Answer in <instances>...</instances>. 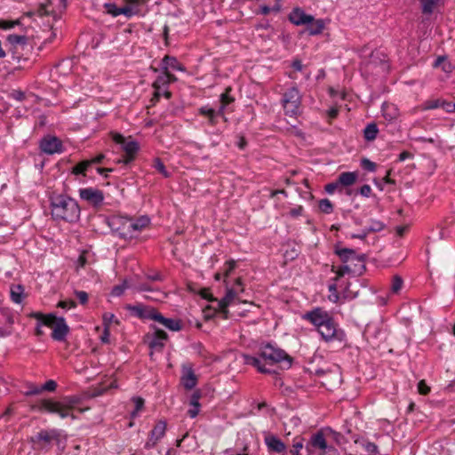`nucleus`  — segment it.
<instances>
[{
  "label": "nucleus",
  "mask_w": 455,
  "mask_h": 455,
  "mask_svg": "<svg viewBox=\"0 0 455 455\" xmlns=\"http://www.w3.org/2000/svg\"><path fill=\"white\" fill-rule=\"evenodd\" d=\"M11 299L15 304H21L25 298L24 287L21 284H12L10 289Z\"/></svg>",
  "instance_id": "obj_27"
},
{
  "label": "nucleus",
  "mask_w": 455,
  "mask_h": 455,
  "mask_svg": "<svg viewBox=\"0 0 455 455\" xmlns=\"http://www.w3.org/2000/svg\"><path fill=\"white\" fill-rule=\"evenodd\" d=\"M442 0H419L423 14L431 15Z\"/></svg>",
  "instance_id": "obj_29"
},
{
  "label": "nucleus",
  "mask_w": 455,
  "mask_h": 455,
  "mask_svg": "<svg viewBox=\"0 0 455 455\" xmlns=\"http://www.w3.org/2000/svg\"><path fill=\"white\" fill-rule=\"evenodd\" d=\"M19 24V21H11V20H0V28L2 29H11Z\"/></svg>",
  "instance_id": "obj_52"
},
{
  "label": "nucleus",
  "mask_w": 455,
  "mask_h": 455,
  "mask_svg": "<svg viewBox=\"0 0 455 455\" xmlns=\"http://www.w3.org/2000/svg\"><path fill=\"white\" fill-rule=\"evenodd\" d=\"M242 356L245 364L255 367L261 373H275V371L267 366L275 363H283L288 368L291 365V357L284 350L269 343L260 347L259 357L247 355Z\"/></svg>",
  "instance_id": "obj_2"
},
{
  "label": "nucleus",
  "mask_w": 455,
  "mask_h": 455,
  "mask_svg": "<svg viewBox=\"0 0 455 455\" xmlns=\"http://www.w3.org/2000/svg\"><path fill=\"white\" fill-rule=\"evenodd\" d=\"M358 270L359 269L353 267L350 264L342 265L339 267L332 266L331 272L336 274V276L332 280L333 282L337 283L346 274L362 275L363 273L359 272Z\"/></svg>",
  "instance_id": "obj_24"
},
{
  "label": "nucleus",
  "mask_w": 455,
  "mask_h": 455,
  "mask_svg": "<svg viewBox=\"0 0 455 455\" xmlns=\"http://www.w3.org/2000/svg\"><path fill=\"white\" fill-rule=\"evenodd\" d=\"M442 105H443L442 100H440V99L428 100H426L422 104V109L423 110L435 109V108H441Z\"/></svg>",
  "instance_id": "obj_42"
},
{
  "label": "nucleus",
  "mask_w": 455,
  "mask_h": 455,
  "mask_svg": "<svg viewBox=\"0 0 455 455\" xmlns=\"http://www.w3.org/2000/svg\"><path fill=\"white\" fill-rule=\"evenodd\" d=\"M361 165L362 167L366 170V171H369V172H375L376 171V164L371 162V160L367 159V158H363L361 162Z\"/></svg>",
  "instance_id": "obj_47"
},
{
  "label": "nucleus",
  "mask_w": 455,
  "mask_h": 455,
  "mask_svg": "<svg viewBox=\"0 0 455 455\" xmlns=\"http://www.w3.org/2000/svg\"><path fill=\"white\" fill-rule=\"evenodd\" d=\"M318 206H319L320 211L326 214H330L333 211V205H332L331 202L327 198L321 199L319 201Z\"/></svg>",
  "instance_id": "obj_39"
},
{
  "label": "nucleus",
  "mask_w": 455,
  "mask_h": 455,
  "mask_svg": "<svg viewBox=\"0 0 455 455\" xmlns=\"http://www.w3.org/2000/svg\"><path fill=\"white\" fill-rule=\"evenodd\" d=\"M328 289L330 291L329 299L333 303H337L339 299L337 283L333 282L332 283L329 284Z\"/></svg>",
  "instance_id": "obj_40"
},
{
  "label": "nucleus",
  "mask_w": 455,
  "mask_h": 455,
  "mask_svg": "<svg viewBox=\"0 0 455 455\" xmlns=\"http://www.w3.org/2000/svg\"><path fill=\"white\" fill-rule=\"evenodd\" d=\"M384 228V224L380 221H372L370 226L366 228L367 232L380 231Z\"/></svg>",
  "instance_id": "obj_49"
},
{
  "label": "nucleus",
  "mask_w": 455,
  "mask_h": 455,
  "mask_svg": "<svg viewBox=\"0 0 455 455\" xmlns=\"http://www.w3.org/2000/svg\"><path fill=\"white\" fill-rule=\"evenodd\" d=\"M153 167L161 173L164 178L170 177V172L166 170L165 165L162 162L160 158H156L154 160Z\"/></svg>",
  "instance_id": "obj_38"
},
{
  "label": "nucleus",
  "mask_w": 455,
  "mask_h": 455,
  "mask_svg": "<svg viewBox=\"0 0 455 455\" xmlns=\"http://www.w3.org/2000/svg\"><path fill=\"white\" fill-rule=\"evenodd\" d=\"M39 147L41 151L47 155L60 154L64 150L61 140L51 135L44 137L40 141Z\"/></svg>",
  "instance_id": "obj_15"
},
{
  "label": "nucleus",
  "mask_w": 455,
  "mask_h": 455,
  "mask_svg": "<svg viewBox=\"0 0 455 455\" xmlns=\"http://www.w3.org/2000/svg\"><path fill=\"white\" fill-rule=\"evenodd\" d=\"M306 449L310 454L317 451H319V455H324L327 452L335 451V448L327 443L323 429L311 435L309 441L306 444Z\"/></svg>",
  "instance_id": "obj_9"
},
{
  "label": "nucleus",
  "mask_w": 455,
  "mask_h": 455,
  "mask_svg": "<svg viewBox=\"0 0 455 455\" xmlns=\"http://www.w3.org/2000/svg\"><path fill=\"white\" fill-rule=\"evenodd\" d=\"M150 329L153 331V332L147 335L150 348L156 350L163 349L165 346V342L168 339V334L162 329L153 324L150 325Z\"/></svg>",
  "instance_id": "obj_16"
},
{
  "label": "nucleus",
  "mask_w": 455,
  "mask_h": 455,
  "mask_svg": "<svg viewBox=\"0 0 455 455\" xmlns=\"http://www.w3.org/2000/svg\"><path fill=\"white\" fill-rule=\"evenodd\" d=\"M264 442L269 451L282 453L286 450L285 443L280 438L272 434H266Z\"/></svg>",
  "instance_id": "obj_22"
},
{
  "label": "nucleus",
  "mask_w": 455,
  "mask_h": 455,
  "mask_svg": "<svg viewBox=\"0 0 455 455\" xmlns=\"http://www.w3.org/2000/svg\"><path fill=\"white\" fill-rule=\"evenodd\" d=\"M130 288V286L128 285V282L126 280H124L123 282V283L119 284V285H116L113 287L112 291H111V294L115 297H119L121 296L124 291L126 289Z\"/></svg>",
  "instance_id": "obj_43"
},
{
  "label": "nucleus",
  "mask_w": 455,
  "mask_h": 455,
  "mask_svg": "<svg viewBox=\"0 0 455 455\" xmlns=\"http://www.w3.org/2000/svg\"><path fill=\"white\" fill-rule=\"evenodd\" d=\"M181 69L178 60L174 57L165 56L162 60V68L168 71V68Z\"/></svg>",
  "instance_id": "obj_32"
},
{
  "label": "nucleus",
  "mask_w": 455,
  "mask_h": 455,
  "mask_svg": "<svg viewBox=\"0 0 455 455\" xmlns=\"http://www.w3.org/2000/svg\"><path fill=\"white\" fill-rule=\"evenodd\" d=\"M52 218L56 221L76 223L81 209L76 200L67 195H54L50 198Z\"/></svg>",
  "instance_id": "obj_4"
},
{
  "label": "nucleus",
  "mask_w": 455,
  "mask_h": 455,
  "mask_svg": "<svg viewBox=\"0 0 455 455\" xmlns=\"http://www.w3.org/2000/svg\"><path fill=\"white\" fill-rule=\"evenodd\" d=\"M357 179V175L355 172H346L339 174V178L337 179L339 186L341 187H349L353 185Z\"/></svg>",
  "instance_id": "obj_28"
},
{
  "label": "nucleus",
  "mask_w": 455,
  "mask_h": 455,
  "mask_svg": "<svg viewBox=\"0 0 455 455\" xmlns=\"http://www.w3.org/2000/svg\"><path fill=\"white\" fill-rule=\"evenodd\" d=\"M109 337H110V328L108 326H105L102 334L100 337V339L104 344L109 343Z\"/></svg>",
  "instance_id": "obj_56"
},
{
  "label": "nucleus",
  "mask_w": 455,
  "mask_h": 455,
  "mask_svg": "<svg viewBox=\"0 0 455 455\" xmlns=\"http://www.w3.org/2000/svg\"><path fill=\"white\" fill-rule=\"evenodd\" d=\"M41 392H42V389H40V387L35 386V385H30L28 387V390L25 392V395L26 396L35 395L40 394Z\"/></svg>",
  "instance_id": "obj_55"
},
{
  "label": "nucleus",
  "mask_w": 455,
  "mask_h": 455,
  "mask_svg": "<svg viewBox=\"0 0 455 455\" xmlns=\"http://www.w3.org/2000/svg\"><path fill=\"white\" fill-rule=\"evenodd\" d=\"M33 317L40 321L45 326L52 328V338L54 340L63 341L66 339L69 332V327L64 317H57L53 314L44 315L39 312L34 313Z\"/></svg>",
  "instance_id": "obj_5"
},
{
  "label": "nucleus",
  "mask_w": 455,
  "mask_h": 455,
  "mask_svg": "<svg viewBox=\"0 0 455 455\" xmlns=\"http://www.w3.org/2000/svg\"><path fill=\"white\" fill-rule=\"evenodd\" d=\"M335 254H337L343 263V265L350 264V262H358L360 267L358 268L359 272L363 273L365 270L364 261L365 255L358 254L355 250L348 248H339L336 247L334 251Z\"/></svg>",
  "instance_id": "obj_12"
},
{
  "label": "nucleus",
  "mask_w": 455,
  "mask_h": 455,
  "mask_svg": "<svg viewBox=\"0 0 455 455\" xmlns=\"http://www.w3.org/2000/svg\"><path fill=\"white\" fill-rule=\"evenodd\" d=\"M339 187L340 186H339L338 180H336L335 182H331V183L327 184L325 186V191L328 194H333Z\"/></svg>",
  "instance_id": "obj_58"
},
{
  "label": "nucleus",
  "mask_w": 455,
  "mask_h": 455,
  "mask_svg": "<svg viewBox=\"0 0 455 455\" xmlns=\"http://www.w3.org/2000/svg\"><path fill=\"white\" fill-rule=\"evenodd\" d=\"M60 433L57 429L41 430L35 436L31 437V442L41 450L48 451L52 443H59Z\"/></svg>",
  "instance_id": "obj_10"
},
{
  "label": "nucleus",
  "mask_w": 455,
  "mask_h": 455,
  "mask_svg": "<svg viewBox=\"0 0 455 455\" xmlns=\"http://www.w3.org/2000/svg\"><path fill=\"white\" fill-rule=\"evenodd\" d=\"M155 322L164 326L171 331H180L182 329V322L179 319L167 318L164 316L160 312L157 315H155Z\"/></svg>",
  "instance_id": "obj_23"
},
{
  "label": "nucleus",
  "mask_w": 455,
  "mask_h": 455,
  "mask_svg": "<svg viewBox=\"0 0 455 455\" xmlns=\"http://www.w3.org/2000/svg\"><path fill=\"white\" fill-rule=\"evenodd\" d=\"M191 408L188 411V415L191 418V419H194L196 418L199 411H200V407L201 406H196V405H193V406H190Z\"/></svg>",
  "instance_id": "obj_60"
},
{
  "label": "nucleus",
  "mask_w": 455,
  "mask_h": 455,
  "mask_svg": "<svg viewBox=\"0 0 455 455\" xmlns=\"http://www.w3.org/2000/svg\"><path fill=\"white\" fill-rule=\"evenodd\" d=\"M138 291H153L154 289L151 288L147 283H140L135 288Z\"/></svg>",
  "instance_id": "obj_64"
},
{
  "label": "nucleus",
  "mask_w": 455,
  "mask_h": 455,
  "mask_svg": "<svg viewBox=\"0 0 455 455\" xmlns=\"http://www.w3.org/2000/svg\"><path fill=\"white\" fill-rule=\"evenodd\" d=\"M10 97L17 101H22L25 100V93L20 90H12L10 92Z\"/></svg>",
  "instance_id": "obj_51"
},
{
  "label": "nucleus",
  "mask_w": 455,
  "mask_h": 455,
  "mask_svg": "<svg viewBox=\"0 0 455 455\" xmlns=\"http://www.w3.org/2000/svg\"><path fill=\"white\" fill-rule=\"evenodd\" d=\"M150 223V218L147 215H141L138 218L113 216L108 220L112 233L124 240L137 238Z\"/></svg>",
  "instance_id": "obj_3"
},
{
  "label": "nucleus",
  "mask_w": 455,
  "mask_h": 455,
  "mask_svg": "<svg viewBox=\"0 0 455 455\" xmlns=\"http://www.w3.org/2000/svg\"><path fill=\"white\" fill-rule=\"evenodd\" d=\"M147 279L150 281H163V275L158 272L154 274H148Z\"/></svg>",
  "instance_id": "obj_62"
},
{
  "label": "nucleus",
  "mask_w": 455,
  "mask_h": 455,
  "mask_svg": "<svg viewBox=\"0 0 455 455\" xmlns=\"http://www.w3.org/2000/svg\"><path fill=\"white\" fill-rule=\"evenodd\" d=\"M233 284L229 288V305L235 300L241 303H247L250 299V291L245 289L243 280L241 276L232 277Z\"/></svg>",
  "instance_id": "obj_11"
},
{
  "label": "nucleus",
  "mask_w": 455,
  "mask_h": 455,
  "mask_svg": "<svg viewBox=\"0 0 455 455\" xmlns=\"http://www.w3.org/2000/svg\"><path fill=\"white\" fill-rule=\"evenodd\" d=\"M78 402L79 399L76 396L66 397L62 403L44 399L40 403V410H44L50 413H56L62 419L69 416L75 419V416L70 413V411L78 403Z\"/></svg>",
  "instance_id": "obj_6"
},
{
  "label": "nucleus",
  "mask_w": 455,
  "mask_h": 455,
  "mask_svg": "<svg viewBox=\"0 0 455 455\" xmlns=\"http://www.w3.org/2000/svg\"><path fill=\"white\" fill-rule=\"evenodd\" d=\"M6 39L12 45H24L27 44V37L23 35L11 34L7 36Z\"/></svg>",
  "instance_id": "obj_34"
},
{
  "label": "nucleus",
  "mask_w": 455,
  "mask_h": 455,
  "mask_svg": "<svg viewBox=\"0 0 455 455\" xmlns=\"http://www.w3.org/2000/svg\"><path fill=\"white\" fill-rule=\"evenodd\" d=\"M304 446V438L297 436L293 439L291 449L289 451L291 455H300V451Z\"/></svg>",
  "instance_id": "obj_33"
},
{
  "label": "nucleus",
  "mask_w": 455,
  "mask_h": 455,
  "mask_svg": "<svg viewBox=\"0 0 455 455\" xmlns=\"http://www.w3.org/2000/svg\"><path fill=\"white\" fill-rule=\"evenodd\" d=\"M120 15H124L126 18H132V16L139 13V8H135L130 5H124L120 7L119 10Z\"/></svg>",
  "instance_id": "obj_41"
},
{
  "label": "nucleus",
  "mask_w": 455,
  "mask_h": 455,
  "mask_svg": "<svg viewBox=\"0 0 455 455\" xmlns=\"http://www.w3.org/2000/svg\"><path fill=\"white\" fill-rule=\"evenodd\" d=\"M56 387H57V383L54 380L50 379V380H47L43 386H41L40 389H42V392L43 391L53 392V391H55Z\"/></svg>",
  "instance_id": "obj_48"
},
{
  "label": "nucleus",
  "mask_w": 455,
  "mask_h": 455,
  "mask_svg": "<svg viewBox=\"0 0 455 455\" xmlns=\"http://www.w3.org/2000/svg\"><path fill=\"white\" fill-rule=\"evenodd\" d=\"M403 280L400 275H395L391 282V291L397 294L403 288Z\"/></svg>",
  "instance_id": "obj_37"
},
{
  "label": "nucleus",
  "mask_w": 455,
  "mask_h": 455,
  "mask_svg": "<svg viewBox=\"0 0 455 455\" xmlns=\"http://www.w3.org/2000/svg\"><path fill=\"white\" fill-rule=\"evenodd\" d=\"M76 298L82 305H84L88 301V293L84 291H76L75 292Z\"/></svg>",
  "instance_id": "obj_54"
},
{
  "label": "nucleus",
  "mask_w": 455,
  "mask_h": 455,
  "mask_svg": "<svg viewBox=\"0 0 455 455\" xmlns=\"http://www.w3.org/2000/svg\"><path fill=\"white\" fill-rule=\"evenodd\" d=\"M301 318L310 323L325 343L347 342L345 331L339 327L333 317L322 307H315L302 315Z\"/></svg>",
  "instance_id": "obj_1"
},
{
  "label": "nucleus",
  "mask_w": 455,
  "mask_h": 455,
  "mask_svg": "<svg viewBox=\"0 0 455 455\" xmlns=\"http://www.w3.org/2000/svg\"><path fill=\"white\" fill-rule=\"evenodd\" d=\"M222 106L219 109V111H216L214 108L204 106L200 108V113L205 116H207L211 123H215V119L219 116H222L225 120L226 118L223 116L222 110L225 107V105L228 104V88L225 89V91L220 95Z\"/></svg>",
  "instance_id": "obj_19"
},
{
  "label": "nucleus",
  "mask_w": 455,
  "mask_h": 455,
  "mask_svg": "<svg viewBox=\"0 0 455 455\" xmlns=\"http://www.w3.org/2000/svg\"><path fill=\"white\" fill-rule=\"evenodd\" d=\"M371 188L369 185L365 184V185H363V186H362V187H361V188H360V194H361L363 196H364V197H369V196H370V195H371Z\"/></svg>",
  "instance_id": "obj_61"
},
{
  "label": "nucleus",
  "mask_w": 455,
  "mask_h": 455,
  "mask_svg": "<svg viewBox=\"0 0 455 455\" xmlns=\"http://www.w3.org/2000/svg\"><path fill=\"white\" fill-rule=\"evenodd\" d=\"M166 431V422L164 420L158 421L149 433L148 441L144 447L147 450L154 448L156 443L164 436Z\"/></svg>",
  "instance_id": "obj_18"
},
{
  "label": "nucleus",
  "mask_w": 455,
  "mask_h": 455,
  "mask_svg": "<svg viewBox=\"0 0 455 455\" xmlns=\"http://www.w3.org/2000/svg\"><path fill=\"white\" fill-rule=\"evenodd\" d=\"M418 391L420 395H427L430 392V387L426 384L425 380H420L418 384Z\"/></svg>",
  "instance_id": "obj_53"
},
{
  "label": "nucleus",
  "mask_w": 455,
  "mask_h": 455,
  "mask_svg": "<svg viewBox=\"0 0 455 455\" xmlns=\"http://www.w3.org/2000/svg\"><path fill=\"white\" fill-rule=\"evenodd\" d=\"M235 143L237 146V148L241 150L244 149L247 145L245 138L242 135L236 136V141Z\"/></svg>",
  "instance_id": "obj_59"
},
{
  "label": "nucleus",
  "mask_w": 455,
  "mask_h": 455,
  "mask_svg": "<svg viewBox=\"0 0 455 455\" xmlns=\"http://www.w3.org/2000/svg\"><path fill=\"white\" fill-rule=\"evenodd\" d=\"M82 200L87 202L93 207H99L103 204L104 194L101 190L95 188H84L78 190Z\"/></svg>",
  "instance_id": "obj_14"
},
{
  "label": "nucleus",
  "mask_w": 455,
  "mask_h": 455,
  "mask_svg": "<svg viewBox=\"0 0 455 455\" xmlns=\"http://www.w3.org/2000/svg\"><path fill=\"white\" fill-rule=\"evenodd\" d=\"M378 132L379 129L377 127V124L374 123H371L367 124L363 130L364 139L368 141L374 140L377 137Z\"/></svg>",
  "instance_id": "obj_31"
},
{
  "label": "nucleus",
  "mask_w": 455,
  "mask_h": 455,
  "mask_svg": "<svg viewBox=\"0 0 455 455\" xmlns=\"http://www.w3.org/2000/svg\"><path fill=\"white\" fill-rule=\"evenodd\" d=\"M133 402L135 404V409L133 411H132L131 416L132 418H135V417H137L139 411L143 408L144 400L141 397H134Z\"/></svg>",
  "instance_id": "obj_45"
},
{
  "label": "nucleus",
  "mask_w": 455,
  "mask_h": 455,
  "mask_svg": "<svg viewBox=\"0 0 455 455\" xmlns=\"http://www.w3.org/2000/svg\"><path fill=\"white\" fill-rule=\"evenodd\" d=\"M200 398H201V392L199 390L195 391L190 396L189 405L190 406H193V405L201 406L200 403H199Z\"/></svg>",
  "instance_id": "obj_50"
},
{
  "label": "nucleus",
  "mask_w": 455,
  "mask_h": 455,
  "mask_svg": "<svg viewBox=\"0 0 455 455\" xmlns=\"http://www.w3.org/2000/svg\"><path fill=\"white\" fill-rule=\"evenodd\" d=\"M104 8L107 13L110 14L113 17H117L120 15L119 10L120 7H117L114 3H106L104 4Z\"/></svg>",
  "instance_id": "obj_44"
},
{
  "label": "nucleus",
  "mask_w": 455,
  "mask_h": 455,
  "mask_svg": "<svg viewBox=\"0 0 455 455\" xmlns=\"http://www.w3.org/2000/svg\"><path fill=\"white\" fill-rule=\"evenodd\" d=\"M282 104L289 116H297L300 113L301 94L297 87L293 86L283 94Z\"/></svg>",
  "instance_id": "obj_7"
},
{
  "label": "nucleus",
  "mask_w": 455,
  "mask_h": 455,
  "mask_svg": "<svg viewBox=\"0 0 455 455\" xmlns=\"http://www.w3.org/2000/svg\"><path fill=\"white\" fill-rule=\"evenodd\" d=\"M201 296L211 303L208 306V309L213 311L212 315L206 314L207 317L218 316L222 319L228 318V289H226L225 294L221 299H214L207 290H203Z\"/></svg>",
  "instance_id": "obj_8"
},
{
  "label": "nucleus",
  "mask_w": 455,
  "mask_h": 455,
  "mask_svg": "<svg viewBox=\"0 0 455 455\" xmlns=\"http://www.w3.org/2000/svg\"><path fill=\"white\" fill-rule=\"evenodd\" d=\"M302 212H303V207L299 205V206H297L295 208H292L290 211V215L292 216V217H298V216H300L302 214Z\"/></svg>",
  "instance_id": "obj_63"
},
{
  "label": "nucleus",
  "mask_w": 455,
  "mask_h": 455,
  "mask_svg": "<svg viewBox=\"0 0 455 455\" xmlns=\"http://www.w3.org/2000/svg\"><path fill=\"white\" fill-rule=\"evenodd\" d=\"M59 307H61L63 309H68V308H74L76 307V303L74 301V300H62V301H60L57 305Z\"/></svg>",
  "instance_id": "obj_57"
},
{
  "label": "nucleus",
  "mask_w": 455,
  "mask_h": 455,
  "mask_svg": "<svg viewBox=\"0 0 455 455\" xmlns=\"http://www.w3.org/2000/svg\"><path fill=\"white\" fill-rule=\"evenodd\" d=\"M175 80L174 75L169 73L168 71H164L160 74L153 84V87L156 90V96L160 97V95H164L166 98L171 97V93L167 91L168 84Z\"/></svg>",
  "instance_id": "obj_17"
},
{
  "label": "nucleus",
  "mask_w": 455,
  "mask_h": 455,
  "mask_svg": "<svg viewBox=\"0 0 455 455\" xmlns=\"http://www.w3.org/2000/svg\"><path fill=\"white\" fill-rule=\"evenodd\" d=\"M181 383L183 387L188 389H193L197 384V377L191 368L187 369L181 377Z\"/></svg>",
  "instance_id": "obj_25"
},
{
  "label": "nucleus",
  "mask_w": 455,
  "mask_h": 455,
  "mask_svg": "<svg viewBox=\"0 0 455 455\" xmlns=\"http://www.w3.org/2000/svg\"><path fill=\"white\" fill-rule=\"evenodd\" d=\"M325 20L323 19L315 20L307 24V31L310 36H317L323 33L325 28Z\"/></svg>",
  "instance_id": "obj_26"
},
{
  "label": "nucleus",
  "mask_w": 455,
  "mask_h": 455,
  "mask_svg": "<svg viewBox=\"0 0 455 455\" xmlns=\"http://www.w3.org/2000/svg\"><path fill=\"white\" fill-rule=\"evenodd\" d=\"M114 140L118 144H122L123 149L125 152V155L118 160V163L125 165L131 164L135 159L136 154L140 149L138 142L135 140L125 142L124 138L121 134H116Z\"/></svg>",
  "instance_id": "obj_13"
},
{
  "label": "nucleus",
  "mask_w": 455,
  "mask_h": 455,
  "mask_svg": "<svg viewBox=\"0 0 455 455\" xmlns=\"http://www.w3.org/2000/svg\"><path fill=\"white\" fill-rule=\"evenodd\" d=\"M129 309L134 315L140 319H148L155 321V315H158V311L156 308L149 306H144L142 304L130 307Z\"/></svg>",
  "instance_id": "obj_20"
},
{
  "label": "nucleus",
  "mask_w": 455,
  "mask_h": 455,
  "mask_svg": "<svg viewBox=\"0 0 455 455\" xmlns=\"http://www.w3.org/2000/svg\"><path fill=\"white\" fill-rule=\"evenodd\" d=\"M289 20L296 26L307 25L314 21V16L307 14L303 9L296 7L290 12Z\"/></svg>",
  "instance_id": "obj_21"
},
{
  "label": "nucleus",
  "mask_w": 455,
  "mask_h": 455,
  "mask_svg": "<svg viewBox=\"0 0 455 455\" xmlns=\"http://www.w3.org/2000/svg\"><path fill=\"white\" fill-rule=\"evenodd\" d=\"M102 320H103V327L105 326H108V328H110V324L111 323H113L114 321L116 323H118V321L116 319V316L114 314L112 313H105L102 316Z\"/></svg>",
  "instance_id": "obj_46"
},
{
  "label": "nucleus",
  "mask_w": 455,
  "mask_h": 455,
  "mask_svg": "<svg viewBox=\"0 0 455 455\" xmlns=\"http://www.w3.org/2000/svg\"><path fill=\"white\" fill-rule=\"evenodd\" d=\"M92 166V162H89V160H84L77 164H76L71 171V173L74 175H86V172L89 170V168Z\"/></svg>",
  "instance_id": "obj_30"
},
{
  "label": "nucleus",
  "mask_w": 455,
  "mask_h": 455,
  "mask_svg": "<svg viewBox=\"0 0 455 455\" xmlns=\"http://www.w3.org/2000/svg\"><path fill=\"white\" fill-rule=\"evenodd\" d=\"M355 443H360L364 448V450L369 453H371V454L378 453V446L374 443L368 442L365 440H361V441L355 440Z\"/></svg>",
  "instance_id": "obj_36"
},
{
  "label": "nucleus",
  "mask_w": 455,
  "mask_h": 455,
  "mask_svg": "<svg viewBox=\"0 0 455 455\" xmlns=\"http://www.w3.org/2000/svg\"><path fill=\"white\" fill-rule=\"evenodd\" d=\"M382 111L384 117L388 121H393L397 117V110L394 106L384 105Z\"/></svg>",
  "instance_id": "obj_35"
}]
</instances>
